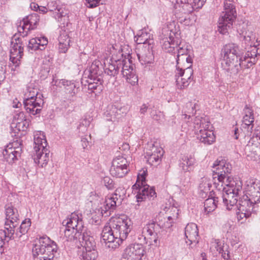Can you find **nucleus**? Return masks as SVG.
<instances>
[{
	"label": "nucleus",
	"instance_id": "obj_1",
	"mask_svg": "<svg viewBox=\"0 0 260 260\" xmlns=\"http://www.w3.org/2000/svg\"><path fill=\"white\" fill-rule=\"evenodd\" d=\"M223 62L222 63L224 70L231 75H236L241 67L249 68L256 62L257 56L260 54V50L256 46L248 50L243 58L240 57L239 47L235 44L225 45L221 50Z\"/></svg>",
	"mask_w": 260,
	"mask_h": 260
},
{
	"label": "nucleus",
	"instance_id": "obj_2",
	"mask_svg": "<svg viewBox=\"0 0 260 260\" xmlns=\"http://www.w3.org/2000/svg\"><path fill=\"white\" fill-rule=\"evenodd\" d=\"M132 228V222L128 218L111 219L109 223L104 227L101 234L105 246L111 249L118 247L126 239Z\"/></svg>",
	"mask_w": 260,
	"mask_h": 260
},
{
	"label": "nucleus",
	"instance_id": "obj_3",
	"mask_svg": "<svg viewBox=\"0 0 260 260\" xmlns=\"http://www.w3.org/2000/svg\"><path fill=\"white\" fill-rule=\"evenodd\" d=\"M180 35V34H161L159 37L162 48L168 53H177V65L179 64L180 61H186L187 63L191 64L192 59L190 55H188L190 50L187 45L181 46Z\"/></svg>",
	"mask_w": 260,
	"mask_h": 260
},
{
	"label": "nucleus",
	"instance_id": "obj_4",
	"mask_svg": "<svg viewBox=\"0 0 260 260\" xmlns=\"http://www.w3.org/2000/svg\"><path fill=\"white\" fill-rule=\"evenodd\" d=\"M62 224L66 225L64 231V238L67 241L75 242L82 240L84 233L91 235L90 231L84 226L82 218L76 213H72L70 218L64 220Z\"/></svg>",
	"mask_w": 260,
	"mask_h": 260
},
{
	"label": "nucleus",
	"instance_id": "obj_5",
	"mask_svg": "<svg viewBox=\"0 0 260 260\" xmlns=\"http://www.w3.org/2000/svg\"><path fill=\"white\" fill-rule=\"evenodd\" d=\"M57 250L56 243L47 236L40 237L36 241L32 248L35 260H53Z\"/></svg>",
	"mask_w": 260,
	"mask_h": 260
},
{
	"label": "nucleus",
	"instance_id": "obj_6",
	"mask_svg": "<svg viewBox=\"0 0 260 260\" xmlns=\"http://www.w3.org/2000/svg\"><path fill=\"white\" fill-rule=\"evenodd\" d=\"M222 187L224 192L219 193L220 200L230 210L238 203V197L242 192V183L240 181L236 182L232 178H228Z\"/></svg>",
	"mask_w": 260,
	"mask_h": 260
},
{
	"label": "nucleus",
	"instance_id": "obj_7",
	"mask_svg": "<svg viewBox=\"0 0 260 260\" xmlns=\"http://www.w3.org/2000/svg\"><path fill=\"white\" fill-rule=\"evenodd\" d=\"M42 95L39 93L38 88L30 85L27 87L24 93L23 105L26 112L35 115L39 113L44 104Z\"/></svg>",
	"mask_w": 260,
	"mask_h": 260
},
{
	"label": "nucleus",
	"instance_id": "obj_8",
	"mask_svg": "<svg viewBox=\"0 0 260 260\" xmlns=\"http://www.w3.org/2000/svg\"><path fill=\"white\" fill-rule=\"evenodd\" d=\"M210 122L204 118L197 116L193 120L194 132L197 139L206 145L212 144L215 137L212 131L208 129Z\"/></svg>",
	"mask_w": 260,
	"mask_h": 260
},
{
	"label": "nucleus",
	"instance_id": "obj_9",
	"mask_svg": "<svg viewBox=\"0 0 260 260\" xmlns=\"http://www.w3.org/2000/svg\"><path fill=\"white\" fill-rule=\"evenodd\" d=\"M237 17L235 6L233 4V0H225L224 2V11L219 18V32H227L231 31L233 23Z\"/></svg>",
	"mask_w": 260,
	"mask_h": 260
},
{
	"label": "nucleus",
	"instance_id": "obj_10",
	"mask_svg": "<svg viewBox=\"0 0 260 260\" xmlns=\"http://www.w3.org/2000/svg\"><path fill=\"white\" fill-rule=\"evenodd\" d=\"M80 244L85 249L80 254L81 260H95L98 256L96 243L94 237L85 233L83 235Z\"/></svg>",
	"mask_w": 260,
	"mask_h": 260
},
{
	"label": "nucleus",
	"instance_id": "obj_11",
	"mask_svg": "<svg viewBox=\"0 0 260 260\" xmlns=\"http://www.w3.org/2000/svg\"><path fill=\"white\" fill-rule=\"evenodd\" d=\"M213 179H215L216 178L218 182L216 181L214 182V184L216 185V188L218 190H220L221 188L219 187L220 184L221 187L223 186L224 182H225V180L228 178H231L229 176V174L230 173L231 171V166L229 164L226 163L224 160H216L213 165Z\"/></svg>",
	"mask_w": 260,
	"mask_h": 260
},
{
	"label": "nucleus",
	"instance_id": "obj_12",
	"mask_svg": "<svg viewBox=\"0 0 260 260\" xmlns=\"http://www.w3.org/2000/svg\"><path fill=\"white\" fill-rule=\"evenodd\" d=\"M192 75L193 70L191 68V64H189L185 69L180 68L179 64L177 65L175 79L178 87L183 89L187 87L192 80Z\"/></svg>",
	"mask_w": 260,
	"mask_h": 260
},
{
	"label": "nucleus",
	"instance_id": "obj_13",
	"mask_svg": "<svg viewBox=\"0 0 260 260\" xmlns=\"http://www.w3.org/2000/svg\"><path fill=\"white\" fill-rule=\"evenodd\" d=\"M128 162L122 156H117L113 159L110 172L112 176L122 178L128 172Z\"/></svg>",
	"mask_w": 260,
	"mask_h": 260
},
{
	"label": "nucleus",
	"instance_id": "obj_14",
	"mask_svg": "<svg viewBox=\"0 0 260 260\" xmlns=\"http://www.w3.org/2000/svg\"><path fill=\"white\" fill-rule=\"evenodd\" d=\"M12 225L5 228V230H0V255L4 252V245L11 239H20L24 234L20 233V228L16 231L12 228Z\"/></svg>",
	"mask_w": 260,
	"mask_h": 260
},
{
	"label": "nucleus",
	"instance_id": "obj_15",
	"mask_svg": "<svg viewBox=\"0 0 260 260\" xmlns=\"http://www.w3.org/2000/svg\"><path fill=\"white\" fill-rule=\"evenodd\" d=\"M39 16L37 13H32L23 18L16 23L17 32H28L37 27L39 21Z\"/></svg>",
	"mask_w": 260,
	"mask_h": 260
},
{
	"label": "nucleus",
	"instance_id": "obj_16",
	"mask_svg": "<svg viewBox=\"0 0 260 260\" xmlns=\"http://www.w3.org/2000/svg\"><path fill=\"white\" fill-rule=\"evenodd\" d=\"M254 204V203L251 202L247 196H243L242 198H239V203L237 205L238 219L240 220L244 217H249L253 211V206Z\"/></svg>",
	"mask_w": 260,
	"mask_h": 260
},
{
	"label": "nucleus",
	"instance_id": "obj_17",
	"mask_svg": "<svg viewBox=\"0 0 260 260\" xmlns=\"http://www.w3.org/2000/svg\"><path fill=\"white\" fill-rule=\"evenodd\" d=\"M144 252L145 248L142 244H131L125 249L123 258L125 260H141Z\"/></svg>",
	"mask_w": 260,
	"mask_h": 260
},
{
	"label": "nucleus",
	"instance_id": "obj_18",
	"mask_svg": "<svg viewBox=\"0 0 260 260\" xmlns=\"http://www.w3.org/2000/svg\"><path fill=\"white\" fill-rule=\"evenodd\" d=\"M127 112V108L119 105H109L104 112V116L108 121H116L124 116Z\"/></svg>",
	"mask_w": 260,
	"mask_h": 260
},
{
	"label": "nucleus",
	"instance_id": "obj_19",
	"mask_svg": "<svg viewBox=\"0 0 260 260\" xmlns=\"http://www.w3.org/2000/svg\"><path fill=\"white\" fill-rule=\"evenodd\" d=\"M119 65L121 69V73L123 77L125 78L126 81L132 85H134L138 81V76L136 74V71L134 66L129 61H126L122 62L120 61Z\"/></svg>",
	"mask_w": 260,
	"mask_h": 260
},
{
	"label": "nucleus",
	"instance_id": "obj_20",
	"mask_svg": "<svg viewBox=\"0 0 260 260\" xmlns=\"http://www.w3.org/2000/svg\"><path fill=\"white\" fill-rule=\"evenodd\" d=\"M133 191H135V193H137L136 198L138 202L142 201L146 198L154 199L156 197V193L154 188L145 184L140 185V186H137V188L135 187Z\"/></svg>",
	"mask_w": 260,
	"mask_h": 260
},
{
	"label": "nucleus",
	"instance_id": "obj_21",
	"mask_svg": "<svg viewBox=\"0 0 260 260\" xmlns=\"http://www.w3.org/2000/svg\"><path fill=\"white\" fill-rule=\"evenodd\" d=\"M6 221L5 227L12 225V228H15L17 224V221L19 220V214L17 209L11 205H8L6 207Z\"/></svg>",
	"mask_w": 260,
	"mask_h": 260
},
{
	"label": "nucleus",
	"instance_id": "obj_22",
	"mask_svg": "<svg viewBox=\"0 0 260 260\" xmlns=\"http://www.w3.org/2000/svg\"><path fill=\"white\" fill-rule=\"evenodd\" d=\"M243 113L242 127L247 129L248 132H251L254 125L253 111L246 105L244 109Z\"/></svg>",
	"mask_w": 260,
	"mask_h": 260
},
{
	"label": "nucleus",
	"instance_id": "obj_23",
	"mask_svg": "<svg viewBox=\"0 0 260 260\" xmlns=\"http://www.w3.org/2000/svg\"><path fill=\"white\" fill-rule=\"evenodd\" d=\"M185 235L190 242L189 245L199 242V231L197 225L194 223L187 224L185 228Z\"/></svg>",
	"mask_w": 260,
	"mask_h": 260
},
{
	"label": "nucleus",
	"instance_id": "obj_24",
	"mask_svg": "<svg viewBox=\"0 0 260 260\" xmlns=\"http://www.w3.org/2000/svg\"><path fill=\"white\" fill-rule=\"evenodd\" d=\"M23 55V46L17 44L13 45L10 50V59L12 63L17 67L20 63V59Z\"/></svg>",
	"mask_w": 260,
	"mask_h": 260
},
{
	"label": "nucleus",
	"instance_id": "obj_25",
	"mask_svg": "<svg viewBox=\"0 0 260 260\" xmlns=\"http://www.w3.org/2000/svg\"><path fill=\"white\" fill-rule=\"evenodd\" d=\"M50 151L48 149L44 150L35 151L33 157L36 164H38L42 168L45 167L49 160Z\"/></svg>",
	"mask_w": 260,
	"mask_h": 260
},
{
	"label": "nucleus",
	"instance_id": "obj_26",
	"mask_svg": "<svg viewBox=\"0 0 260 260\" xmlns=\"http://www.w3.org/2000/svg\"><path fill=\"white\" fill-rule=\"evenodd\" d=\"M48 42L47 38L45 37L32 38L29 41L28 48L29 51H36L39 49L43 50Z\"/></svg>",
	"mask_w": 260,
	"mask_h": 260
},
{
	"label": "nucleus",
	"instance_id": "obj_27",
	"mask_svg": "<svg viewBox=\"0 0 260 260\" xmlns=\"http://www.w3.org/2000/svg\"><path fill=\"white\" fill-rule=\"evenodd\" d=\"M160 229L159 224L156 223L154 222H152L147 224L142 230V234H143L142 237H144V239H146L145 235L146 233L148 235L154 237V242L156 243L157 239L155 238L156 236L157 235V233L159 232V229Z\"/></svg>",
	"mask_w": 260,
	"mask_h": 260
},
{
	"label": "nucleus",
	"instance_id": "obj_28",
	"mask_svg": "<svg viewBox=\"0 0 260 260\" xmlns=\"http://www.w3.org/2000/svg\"><path fill=\"white\" fill-rule=\"evenodd\" d=\"M34 149L35 151L44 150L45 149H48L46 147L47 145V141L45 136L41 132H37L34 135Z\"/></svg>",
	"mask_w": 260,
	"mask_h": 260
},
{
	"label": "nucleus",
	"instance_id": "obj_29",
	"mask_svg": "<svg viewBox=\"0 0 260 260\" xmlns=\"http://www.w3.org/2000/svg\"><path fill=\"white\" fill-rule=\"evenodd\" d=\"M117 192L118 190L116 189L114 194L106 199L104 205L105 211L108 210H114L116 206L117 203H121L122 198H120V195L117 194Z\"/></svg>",
	"mask_w": 260,
	"mask_h": 260
},
{
	"label": "nucleus",
	"instance_id": "obj_30",
	"mask_svg": "<svg viewBox=\"0 0 260 260\" xmlns=\"http://www.w3.org/2000/svg\"><path fill=\"white\" fill-rule=\"evenodd\" d=\"M194 163L195 159L193 157L184 155L180 160L179 166L185 172L190 171Z\"/></svg>",
	"mask_w": 260,
	"mask_h": 260
},
{
	"label": "nucleus",
	"instance_id": "obj_31",
	"mask_svg": "<svg viewBox=\"0 0 260 260\" xmlns=\"http://www.w3.org/2000/svg\"><path fill=\"white\" fill-rule=\"evenodd\" d=\"M107 62H105V72L111 76H115L119 72L120 67L119 65V62H115L110 59V61L107 60Z\"/></svg>",
	"mask_w": 260,
	"mask_h": 260
},
{
	"label": "nucleus",
	"instance_id": "obj_32",
	"mask_svg": "<svg viewBox=\"0 0 260 260\" xmlns=\"http://www.w3.org/2000/svg\"><path fill=\"white\" fill-rule=\"evenodd\" d=\"M3 154L6 161L9 164H12L17 159L18 156H20V152L19 150H16L15 148L10 147L4 150Z\"/></svg>",
	"mask_w": 260,
	"mask_h": 260
},
{
	"label": "nucleus",
	"instance_id": "obj_33",
	"mask_svg": "<svg viewBox=\"0 0 260 260\" xmlns=\"http://www.w3.org/2000/svg\"><path fill=\"white\" fill-rule=\"evenodd\" d=\"M64 86L65 91L69 95V98L71 100L78 92V88L75 83L71 81L63 80L62 81Z\"/></svg>",
	"mask_w": 260,
	"mask_h": 260
},
{
	"label": "nucleus",
	"instance_id": "obj_34",
	"mask_svg": "<svg viewBox=\"0 0 260 260\" xmlns=\"http://www.w3.org/2000/svg\"><path fill=\"white\" fill-rule=\"evenodd\" d=\"M112 49L113 50H111V52L113 53V55L111 59H112L113 61L115 62L120 61L124 62L126 61L125 60L123 59V49H122L121 45L115 44L112 46Z\"/></svg>",
	"mask_w": 260,
	"mask_h": 260
},
{
	"label": "nucleus",
	"instance_id": "obj_35",
	"mask_svg": "<svg viewBox=\"0 0 260 260\" xmlns=\"http://www.w3.org/2000/svg\"><path fill=\"white\" fill-rule=\"evenodd\" d=\"M59 51L66 53L70 46V39L68 34H61L58 37Z\"/></svg>",
	"mask_w": 260,
	"mask_h": 260
},
{
	"label": "nucleus",
	"instance_id": "obj_36",
	"mask_svg": "<svg viewBox=\"0 0 260 260\" xmlns=\"http://www.w3.org/2000/svg\"><path fill=\"white\" fill-rule=\"evenodd\" d=\"M221 202L219 196L206 199L204 202V210L207 213L214 211L217 207L216 204Z\"/></svg>",
	"mask_w": 260,
	"mask_h": 260
},
{
	"label": "nucleus",
	"instance_id": "obj_37",
	"mask_svg": "<svg viewBox=\"0 0 260 260\" xmlns=\"http://www.w3.org/2000/svg\"><path fill=\"white\" fill-rule=\"evenodd\" d=\"M256 190H260V181L254 178L247 180L245 182V193Z\"/></svg>",
	"mask_w": 260,
	"mask_h": 260
},
{
	"label": "nucleus",
	"instance_id": "obj_38",
	"mask_svg": "<svg viewBox=\"0 0 260 260\" xmlns=\"http://www.w3.org/2000/svg\"><path fill=\"white\" fill-rule=\"evenodd\" d=\"M177 3L183 13L189 14L196 10L190 1L189 2L187 0H180L177 1Z\"/></svg>",
	"mask_w": 260,
	"mask_h": 260
},
{
	"label": "nucleus",
	"instance_id": "obj_39",
	"mask_svg": "<svg viewBox=\"0 0 260 260\" xmlns=\"http://www.w3.org/2000/svg\"><path fill=\"white\" fill-rule=\"evenodd\" d=\"M145 157L147 159L148 163L151 166H157L161 161V157L159 155L153 154L151 152H145Z\"/></svg>",
	"mask_w": 260,
	"mask_h": 260
},
{
	"label": "nucleus",
	"instance_id": "obj_40",
	"mask_svg": "<svg viewBox=\"0 0 260 260\" xmlns=\"http://www.w3.org/2000/svg\"><path fill=\"white\" fill-rule=\"evenodd\" d=\"M146 152H151L153 154L162 156L164 151L161 147H159L157 143H150L148 145L146 148Z\"/></svg>",
	"mask_w": 260,
	"mask_h": 260
},
{
	"label": "nucleus",
	"instance_id": "obj_41",
	"mask_svg": "<svg viewBox=\"0 0 260 260\" xmlns=\"http://www.w3.org/2000/svg\"><path fill=\"white\" fill-rule=\"evenodd\" d=\"M149 34H137L135 36V41L138 44H148L150 45L152 43V40L150 39Z\"/></svg>",
	"mask_w": 260,
	"mask_h": 260
},
{
	"label": "nucleus",
	"instance_id": "obj_42",
	"mask_svg": "<svg viewBox=\"0 0 260 260\" xmlns=\"http://www.w3.org/2000/svg\"><path fill=\"white\" fill-rule=\"evenodd\" d=\"M141 173H139L137 176L136 183L133 186L132 188L134 190L135 187L140 186V185H143L146 183L145 178L147 175V170H143L140 171Z\"/></svg>",
	"mask_w": 260,
	"mask_h": 260
},
{
	"label": "nucleus",
	"instance_id": "obj_43",
	"mask_svg": "<svg viewBox=\"0 0 260 260\" xmlns=\"http://www.w3.org/2000/svg\"><path fill=\"white\" fill-rule=\"evenodd\" d=\"M242 37L243 38V41L245 42V43L250 46V48H249L248 50H250L251 48L254 46H256V48L260 50V41H258L257 39L255 42L253 43L251 42V36L249 35L243 36Z\"/></svg>",
	"mask_w": 260,
	"mask_h": 260
},
{
	"label": "nucleus",
	"instance_id": "obj_44",
	"mask_svg": "<svg viewBox=\"0 0 260 260\" xmlns=\"http://www.w3.org/2000/svg\"><path fill=\"white\" fill-rule=\"evenodd\" d=\"M53 12V17L58 21H62V19L66 20L67 17V13H64L63 10L61 8H57L56 11H54Z\"/></svg>",
	"mask_w": 260,
	"mask_h": 260
},
{
	"label": "nucleus",
	"instance_id": "obj_45",
	"mask_svg": "<svg viewBox=\"0 0 260 260\" xmlns=\"http://www.w3.org/2000/svg\"><path fill=\"white\" fill-rule=\"evenodd\" d=\"M138 56L139 60H140L141 58L144 63H151L153 60V55L152 50H148L145 54H143L142 56L140 55Z\"/></svg>",
	"mask_w": 260,
	"mask_h": 260
},
{
	"label": "nucleus",
	"instance_id": "obj_46",
	"mask_svg": "<svg viewBox=\"0 0 260 260\" xmlns=\"http://www.w3.org/2000/svg\"><path fill=\"white\" fill-rule=\"evenodd\" d=\"M31 225V221L30 219H25L24 220L20 226V233L22 234H25L28 230H29V228Z\"/></svg>",
	"mask_w": 260,
	"mask_h": 260
},
{
	"label": "nucleus",
	"instance_id": "obj_47",
	"mask_svg": "<svg viewBox=\"0 0 260 260\" xmlns=\"http://www.w3.org/2000/svg\"><path fill=\"white\" fill-rule=\"evenodd\" d=\"M211 187V183L206 178L203 179L202 182L199 185L200 190L205 193L209 192Z\"/></svg>",
	"mask_w": 260,
	"mask_h": 260
},
{
	"label": "nucleus",
	"instance_id": "obj_48",
	"mask_svg": "<svg viewBox=\"0 0 260 260\" xmlns=\"http://www.w3.org/2000/svg\"><path fill=\"white\" fill-rule=\"evenodd\" d=\"M103 182L105 186L108 189H112L114 188V183L112 179L109 177L106 176L103 178Z\"/></svg>",
	"mask_w": 260,
	"mask_h": 260
},
{
	"label": "nucleus",
	"instance_id": "obj_49",
	"mask_svg": "<svg viewBox=\"0 0 260 260\" xmlns=\"http://www.w3.org/2000/svg\"><path fill=\"white\" fill-rule=\"evenodd\" d=\"M151 116L154 120L159 121L164 117V114L160 111H157L156 110H153L150 113Z\"/></svg>",
	"mask_w": 260,
	"mask_h": 260
},
{
	"label": "nucleus",
	"instance_id": "obj_50",
	"mask_svg": "<svg viewBox=\"0 0 260 260\" xmlns=\"http://www.w3.org/2000/svg\"><path fill=\"white\" fill-rule=\"evenodd\" d=\"M182 131L185 132L187 133L189 130L193 131H194V128H193V121L190 122L189 121H187L186 122L183 123L182 125Z\"/></svg>",
	"mask_w": 260,
	"mask_h": 260
},
{
	"label": "nucleus",
	"instance_id": "obj_51",
	"mask_svg": "<svg viewBox=\"0 0 260 260\" xmlns=\"http://www.w3.org/2000/svg\"><path fill=\"white\" fill-rule=\"evenodd\" d=\"M89 125V122L86 119H84L78 125V128L79 132L84 133L87 131V126Z\"/></svg>",
	"mask_w": 260,
	"mask_h": 260
},
{
	"label": "nucleus",
	"instance_id": "obj_52",
	"mask_svg": "<svg viewBox=\"0 0 260 260\" xmlns=\"http://www.w3.org/2000/svg\"><path fill=\"white\" fill-rule=\"evenodd\" d=\"M196 10L201 8L204 5L206 0H190Z\"/></svg>",
	"mask_w": 260,
	"mask_h": 260
},
{
	"label": "nucleus",
	"instance_id": "obj_53",
	"mask_svg": "<svg viewBox=\"0 0 260 260\" xmlns=\"http://www.w3.org/2000/svg\"><path fill=\"white\" fill-rule=\"evenodd\" d=\"M19 34H15L12 38L11 42L12 45H15V43H16L17 44H19L22 46V38L19 37Z\"/></svg>",
	"mask_w": 260,
	"mask_h": 260
},
{
	"label": "nucleus",
	"instance_id": "obj_54",
	"mask_svg": "<svg viewBox=\"0 0 260 260\" xmlns=\"http://www.w3.org/2000/svg\"><path fill=\"white\" fill-rule=\"evenodd\" d=\"M101 0H86V3L88 4V8H94L97 7Z\"/></svg>",
	"mask_w": 260,
	"mask_h": 260
},
{
	"label": "nucleus",
	"instance_id": "obj_55",
	"mask_svg": "<svg viewBox=\"0 0 260 260\" xmlns=\"http://www.w3.org/2000/svg\"><path fill=\"white\" fill-rule=\"evenodd\" d=\"M48 11L50 12H54V11H56V10L58 8V7L56 6V4L54 2H51L48 3L47 5Z\"/></svg>",
	"mask_w": 260,
	"mask_h": 260
},
{
	"label": "nucleus",
	"instance_id": "obj_56",
	"mask_svg": "<svg viewBox=\"0 0 260 260\" xmlns=\"http://www.w3.org/2000/svg\"><path fill=\"white\" fill-rule=\"evenodd\" d=\"M179 209L177 207H175L174 206L172 207V208L171 209V211L173 212L172 215H173V218H178V216L179 214Z\"/></svg>",
	"mask_w": 260,
	"mask_h": 260
},
{
	"label": "nucleus",
	"instance_id": "obj_57",
	"mask_svg": "<svg viewBox=\"0 0 260 260\" xmlns=\"http://www.w3.org/2000/svg\"><path fill=\"white\" fill-rule=\"evenodd\" d=\"M226 249V248H225ZM221 256L224 260H228L230 258L229 252L225 249L221 253Z\"/></svg>",
	"mask_w": 260,
	"mask_h": 260
},
{
	"label": "nucleus",
	"instance_id": "obj_58",
	"mask_svg": "<svg viewBox=\"0 0 260 260\" xmlns=\"http://www.w3.org/2000/svg\"><path fill=\"white\" fill-rule=\"evenodd\" d=\"M81 144L83 149H85L87 146L88 145V141L86 138H81Z\"/></svg>",
	"mask_w": 260,
	"mask_h": 260
},
{
	"label": "nucleus",
	"instance_id": "obj_59",
	"mask_svg": "<svg viewBox=\"0 0 260 260\" xmlns=\"http://www.w3.org/2000/svg\"><path fill=\"white\" fill-rule=\"evenodd\" d=\"M148 110V106L146 104H143L140 108V112L141 114H144Z\"/></svg>",
	"mask_w": 260,
	"mask_h": 260
},
{
	"label": "nucleus",
	"instance_id": "obj_60",
	"mask_svg": "<svg viewBox=\"0 0 260 260\" xmlns=\"http://www.w3.org/2000/svg\"><path fill=\"white\" fill-rule=\"evenodd\" d=\"M38 11L40 13L45 14L48 11V9L43 6H39L38 8Z\"/></svg>",
	"mask_w": 260,
	"mask_h": 260
},
{
	"label": "nucleus",
	"instance_id": "obj_61",
	"mask_svg": "<svg viewBox=\"0 0 260 260\" xmlns=\"http://www.w3.org/2000/svg\"><path fill=\"white\" fill-rule=\"evenodd\" d=\"M39 6L35 3H32L30 4L31 8L34 11H38Z\"/></svg>",
	"mask_w": 260,
	"mask_h": 260
},
{
	"label": "nucleus",
	"instance_id": "obj_62",
	"mask_svg": "<svg viewBox=\"0 0 260 260\" xmlns=\"http://www.w3.org/2000/svg\"><path fill=\"white\" fill-rule=\"evenodd\" d=\"M239 129L238 128H235L234 129V138L235 139H238L239 138Z\"/></svg>",
	"mask_w": 260,
	"mask_h": 260
},
{
	"label": "nucleus",
	"instance_id": "obj_63",
	"mask_svg": "<svg viewBox=\"0 0 260 260\" xmlns=\"http://www.w3.org/2000/svg\"><path fill=\"white\" fill-rule=\"evenodd\" d=\"M225 246L222 247H219L217 248V250L218 251V252L220 253H221L222 252H223L225 250Z\"/></svg>",
	"mask_w": 260,
	"mask_h": 260
},
{
	"label": "nucleus",
	"instance_id": "obj_64",
	"mask_svg": "<svg viewBox=\"0 0 260 260\" xmlns=\"http://www.w3.org/2000/svg\"><path fill=\"white\" fill-rule=\"evenodd\" d=\"M4 80V73L3 71H0V82Z\"/></svg>",
	"mask_w": 260,
	"mask_h": 260
}]
</instances>
